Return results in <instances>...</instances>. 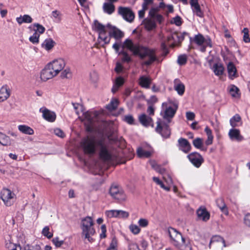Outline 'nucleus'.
Segmentation results:
<instances>
[{
  "mask_svg": "<svg viewBox=\"0 0 250 250\" xmlns=\"http://www.w3.org/2000/svg\"><path fill=\"white\" fill-rule=\"evenodd\" d=\"M105 214L108 218H118V210H110L105 211Z\"/></svg>",
  "mask_w": 250,
  "mask_h": 250,
  "instance_id": "obj_50",
  "label": "nucleus"
},
{
  "mask_svg": "<svg viewBox=\"0 0 250 250\" xmlns=\"http://www.w3.org/2000/svg\"><path fill=\"white\" fill-rule=\"evenodd\" d=\"M227 247L225 240L220 236L215 235L211 237L209 244V248L211 249L216 247Z\"/></svg>",
  "mask_w": 250,
  "mask_h": 250,
  "instance_id": "obj_16",
  "label": "nucleus"
},
{
  "mask_svg": "<svg viewBox=\"0 0 250 250\" xmlns=\"http://www.w3.org/2000/svg\"><path fill=\"white\" fill-rule=\"evenodd\" d=\"M48 64L57 75L64 68L66 63L63 59L59 58L53 61Z\"/></svg>",
  "mask_w": 250,
  "mask_h": 250,
  "instance_id": "obj_12",
  "label": "nucleus"
},
{
  "mask_svg": "<svg viewBox=\"0 0 250 250\" xmlns=\"http://www.w3.org/2000/svg\"><path fill=\"white\" fill-rule=\"evenodd\" d=\"M119 104V101L118 99H112L110 103L106 105V108L110 111L115 110Z\"/></svg>",
  "mask_w": 250,
  "mask_h": 250,
  "instance_id": "obj_36",
  "label": "nucleus"
},
{
  "mask_svg": "<svg viewBox=\"0 0 250 250\" xmlns=\"http://www.w3.org/2000/svg\"><path fill=\"white\" fill-rule=\"evenodd\" d=\"M52 242L53 244L57 247H61L64 243L63 240H60L59 238L57 237L53 239Z\"/></svg>",
  "mask_w": 250,
  "mask_h": 250,
  "instance_id": "obj_58",
  "label": "nucleus"
},
{
  "mask_svg": "<svg viewBox=\"0 0 250 250\" xmlns=\"http://www.w3.org/2000/svg\"><path fill=\"white\" fill-rule=\"evenodd\" d=\"M151 83V79L145 76L140 77L139 80V83L140 86L145 88H149Z\"/></svg>",
  "mask_w": 250,
  "mask_h": 250,
  "instance_id": "obj_27",
  "label": "nucleus"
},
{
  "mask_svg": "<svg viewBox=\"0 0 250 250\" xmlns=\"http://www.w3.org/2000/svg\"><path fill=\"white\" fill-rule=\"evenodd\" d=\"M187 157L191 163L197 168L200 167L204 161L202 156L196 152L190 153L187 156Z\"/></svg>",
  "mask_w": 250,
  "mask_h": 250,
  "instance_id": "obj_13",
  "label": "nucleus"
},
{
  "mask_svg": "<svg viewBox=\"0 0 250 250\" xmlns=\"http://www.w3.org/2000/svg\"><path fill=\"white\" fill-rule=\"evenodd\" d=\"M56 76H57L56 74L48 64L42 71L41 73V79L42 81L45 82Z\"/></svg>",
  "mask_w": 250,
  "mask_h": 250,
  "instance_id": "obj_17",
  "label": "nucleus"
},
{
  "mask_svg": "<svg viewBox=\"0 0 250 250\" xmlns=\"http://www.w3.org/2000/svg\"><path fill=\"white\" fill-rule=\"evenodd\" d=\"M19 130L22 133L32 135L34 134V130L30 127L26 125H20L18 126Z\"/></svg>",
  "mask_w": 250,
  "mask_h": 250,
  "instance_id": "obj_38",
  "label": "nucleus"
},
{
  "mask_svg": "<svg viewBox=\"0 0 250 250\" xmlns=\"http://www.w3.org/2000/svg\"><path fill=\"white\" fill-rule=\"evenodd\" d=\"M138 224L140 227L146 228L149 225V221L146 218H141L138 222Z\"/></svg>",
  "mask_w": 250,
  "mask_h": 250,
  "instance_id": "obj_48",
  "label": "nucleus"
},
{
  "mask_svg": "<svg viewBox=\"0 0 250 250\" xmlns=\"http://www.w3.org/2000/svg\"><path fill=\"white\" fill-rule=\"evenodd\" d=\"M197 214L199 219L207 221L209 219V213L205 208H199L197 210Z\"/></svg>",
  "mask_w": 250,
  "mask_h": 250,
  "instance_id": "obj_26",
  "label": "nucleus"
},
{
  "mask_svg": "<svg viewBox=\"0 0 250 250\" xmlns=\"http://www.w3.org/2000/svg\"><path fill=\"white\" fill-rule=\"evenodd\" d=\"M149 19L155 20L156 21L161 23L164 20L163 17L158 14L157 10L155 8H151L149 12Z\"/></svg>",
  "mask_w": 250,
  "mask_h": 250,
  "instance_id": "obj_25",
  "label": "nucleus"
},
{
  "mask_svg": "<svg viewBox=\"0 0 250 250\" xmlns=\"http://www.w3.org/2000/svg\"><path fill=\"white\" fill-rule=\"evenodd\" d=\"M155 130L164 138H169L171 134L168 125L164 122L161 121L157 122V126Z\"/></svg>",
  "mask_w": 250,
  "mask_h": 250,
  "instance_id": "obj_9",
  "label": "nucleus"
},
{
  "mask_svg": "<svg viewBox=\"0 0 250 250\" xmlns=\"http://www.w3.org/2000/svg\"><path fill=\"white\" fill-rule=\"evenodd\" d=\"M227 69L229 77L231 79L236 77V69L234 65L232 62H229L227 65Z\"/></svg>",
  "mask_w": 250,
  "mask_h": 250,
  "instance_id": "obj_34",
  "label": "nucleus"
},
{
  "mask_svg": "<svg viewBox=\"0 0 250 250\" xmlns=\"http://www.w3.org/2000/svg\"><path fill=\"white\" fill-rule=\"evenodd\" d=\"M187 61V57L186 55H180L178 57V60H177V62L180 65H184L186 63Z\"/></svg>",
  "mask_w": 250,
  "mask_h": 250,
  "instance_id": "obj_55",
  "label": "nucleus"
},
{
  "mask_svg": "<svg viewBox=\"0 0 250 250\" xmlns=\"http://www.w3.org/2000/svg\"><path fill=\"white\" fill-rule=\"evenodd\" d=\"M10 95V90L7 85H4L0 89V102L7 100Z\"/></svg>",
  "mask_w": 250,
  "mask_h": 250,
  "instance_id": "obj_24",
  "label": "nucleus"
},
{
  "mask_svg": "<svg viewBox=\"0 0 250 250\" xmlns=\"http://www.w3.org/2000/svg\"><path fill=\"white\" fill-rule=\"evenodd\" d=\"M177 146L179 150L185 153H188L191 149V146L189 142L183 138H180L178 140Z\"/></svg>",
  "mask_w": 250,
  "mask_h": 250,
  "instance_id": "obj_19",
  "label": "nucleus"
},
{
  "mask_svg": "<svg viewBox=\"0 0 250 250\" xmlns=\"http://www.w3.org/2000/svg\"><path fill=\"white\" fill-rule=\"evenodd\" d=\"M123 47L129 50L134 55L139 56L141 59L148 57V60L143 62L144 65H149L156 60L154 50L144 47L138 43H134L129 39L124 41Z\"/></svg>",
  "mask_w": 250,
  "mask_h": 250,
  "instance_id": "obj_2",
  "label": "nucleus"
},
{
  "mask_svg": "<svg viewBox=\"0 0 250 250\" xmlns=\"http://www.w3.org/2000/svg\"><path fill=\"white\" fill-rule=\"evenodd\" d=\"M229 93L233 97H237L239 95V89L235 85H230L228 88Z\"/></svg>",
  "mask_w": 250,
  "mask_h": 250,
  "instance_id": "obj_44",
  "label": "nucleus"
},
{
  "mask_svg": "<svg viewBox=\"0 0 250 250\" xmlns=\"http://www.w3.org/2000/svg\"><path fill=\"white\" fill-rule=\"evenodd\" d=\"M174 88L180 95H182L185 92V86L179 79H177L174 80Z\"/></svg>",
  "mask_w": 250,
  "mask_h": 250,
  "instance_id": "obj_28",
  "label": "nucleus"
},
{
  "mask_svg": "<svg viewBox=\"0 0 250 250\" xmlns=\"http://www.w3.org/2000/svg\"><path fill=\"white\" fill-rule=\"evenodd\" d=\"M117 240L115 238H113L110 244L109 247L106 250H117Z\"/></svg>",
  "mask_w": 250,
  "mask_h": 250,
  "instance_id": "obj_53",
  "label": "nucleus"
},
{
  "mask_svg": "<svg viewBox=\"0 0 250 250\" xmlns=\"http://www.w3.org/2000/svg\"><path fill=\"white\" fill-rule=\"evenodd\" d=\"M139 121L145 126L151 125L152 119L151 117L145 114L141 115L139 117ZM153 126V125H152Z\"/></svg>",
  "mask_w": 250,
  "mask_h": 250,
  "instance_id": "obj_29",
  "label": "nucleus"
},
{
  "mask_svg": "<svg viewBox=\"0 0 250 250\" xmlns=\"http://www.w3.org/2000/svg\"><path fill=\"white\" fill-rule=\"evenodd\" d=\"M169 102H165L162 104V110L161 114L162 115L164 119L167 120L168 123L171 121V119L174 117L176 111L178 109V105L176 104L173 105L172 107L169 105Z\"/></svg>",
  "mask_w": 250,
  "mask_h": 250,
  "instance_id": "obj_4",
  "label": "nucleus"
},
{
  "mask_svg": "<svg viewBox=\"0 0 250 250\" xmlns=\"http://www.w3.org/2000/svg\"><path fill=\"white\" fill-rule=\"evenodd\" d=\"M16 21L20 25H21L23 23H31L33 21V19L30 16L28 15H24L23 16H21L19 17H17L16 18Z\"/></svg>",
  "mask_w": 250,
  "mask_h": 250,
  "instance_id": "obj_32",
  "label": "nucleus"
},
{
  "mask_svg": "<svg viewBox=\"0 0 250 250\" xmlns=\"http://www.w3.org/2000/svg\"><path fill=\"white\" fill-rule=\"evenodd\" d=\"M153 181L156 183L158 185L160 186L161 188L166 191H169L170 188V187L165 186L163 182L161 181L158 178L156 177H153Z\"/></svg>",
  "mask_w": 250,
  "mask_h": 250,
  "instance_id": "obj_45",
  "label": "nucleus"
},
{
  "mask_svg": "<svg viewBox=\"0 0 250 250\" xmlns=\"http://www.w3.org/2000/svg\"><path fill=\"white\" fill-rule=\"evenodd\" d=\"M111 197L118 202H124L126 199V195L123 189L116 185H112L109 190Z\"/></svg>",
  "mask_w": 250,
  "mask_h": 250,
  "instance_id": "obj_5",
  "label": "nucleus"
},
{
  "mask_svg": "<svg viewBox=\"0 0 250 250\" xmlns=\"http://www.w3.org/2000/svg\"><path fill=\"white\" fill-rule=\"evenodd\" d=\"M93 221L91 217L87 216L82 219L81 229H82V235L84 236L89 242H92L93 239L90 236L94 235L95 230L93 228Z\"/></svg>",
  "mask_w": 250,
  "mask_h": 250,
  "instance_id": "obj_3",
  "label": "nucleus"
},
{
  "mask_svg": "<svg viewBox=\"0 0 250 250\" xmlns=\"http://www.w3.org/2000/svg\"><path fill=\"white\" fill-rule=\"evenodd\" d=\"M185 35H187V33H173L170 36L167 37L168 42H170V43L169 44V46L173 47L175 46H179L184 40Z\"/></svg>",
  "mask_w": 250,
  "mask_h": 250,
  "instance_id": "obj_10",
  "label": "nucleus"
},
{
  "mask_svg": "<svg viewBox=\"0 0 250 250\" xmlns=\"http://www.w3.org/2000/svg\"><path fill=\"white\" fill-rule=\"evenodd\" d=\"M101 233H100L101 238H104L106 237V228L105 225H102L101 227Z\"/></svg>",
  "mask_w": 250,
  "mask_h": 250,
  "instance_id": "obj_62",
  "label": "nucleus"
},
{
  "mask_svg": "<svg viewBox=\"0 0 250 250\" xmlns=\"http://www.w3.org/2000/svg\"><path fill=\"white\" fill-rule=\"evenodd\" d=\"M241 118L240 116L236 114L230 119V125L233 128L235 127L238 126V124L241 122Z\"/></svg>",
  "mask_w": 250,
  "mask_h": 250,
  "instance_id": "obj_40",
  "label": "nucleus"
},
{
  "mask_svg": "<svg viewBox=\"0 0 250 250\" xmlns=\"http://www.w3.org/2000/svg\"><path fill=\"white\" fill-rule=\"evenodd\" d=\"M194 42L197 45L202 46L201 48V51L202 52H205L207 46L211 47V40L209 38H205L204 36L200 34L195 36Z\"/></svg>",
  "mask_w": 250,
  "mask_h": 250,
  "instance_id": "obj_11",
  "label": "nucleus"
},
{
  "mask_svg": "<svg viewBox=\"0 0 250 250\" xmlns=\"http://www.w3.org/2000/svg\"><path fill=\"white\" fill-rule=\"evenodd\" d=\"M193 145L197 149H201L202 151H206V148L203 147V140L200 138H196L193 141Z\"/></svg>",
  "mask_w": 250,
  "mask_h": 250,
  "instance_id": "obj_37",
  "label": "nucleus"
},
{
  "mask_svg": "<svg viewBox=\"0 0 250 250\" xmlns=\"http://www.w3.org/2000/svg\"><path fill=\"white\" fill-rule=\"evenodd\" d=\"M205 131L208 136L207 140L206 141V144L207 146L210 145L212 144L213 139V136L212 134V131L211 129L208 126L205 128Z\"/></svg>",
  "mask_w": 250,
  "mask_h": 250,
  "instance_id": "obj_41",
  "label": "nucleus"
},
{
  "mask_svg": "<svg viewBox=\"0 0 250 250\" xmlns=\"http://www.w3.org/2000/svg\"><path fill=\"white\" fill-rule=\"evenodd\" d=\"M137 153L140 158H148L151 155V153L149 151H146L142 147H139L137 149Z\"/></svg>",
  "mask_w": 250,
  "mask_h": 250,
  "instance_id": "obj_43",
  "label": "nucleus"
},
{
  "mask_svg": "<svg viewBox=\"0 0 250 250\" xmlns=\"http://www.w3.org/2000/svg\"><path fill=\"white\" fill-rule=\"evenodd\" d=\"M103 11L109 15L112 14L115 10V6L113 3L104 2L103 6Z\"/></svg>",
  "mask_w": 250,
  "mask_h": 250,
  "instance_id": "obj_31",
  "label": "nucleus"
},
{
  "mask_svg": "<svg viewBox=\"0 0 250 250\" xmlns=\"http://www.w3.org/2000/svg\"><path fill=\"white\" fill-rule=\"evenodd\" d=\"M94 28L99 33V39L103 41L104 44H108L110 42V37L106 35L105 26L97 21H94Z\"/></svg>",
  "mask_w": 250,
  "mask_h": 250,
  "instance_id": "obj_7",
  "label": "nucleus"
},
{
  "mask_svg": "<svg viewBox=\"0 0 250 250\" xmlns=\"http://www.w3.org/2000/svg\"><path fill=\"white\" fill-rule=\"evenodd\" d=\"M71 76V71L69 67L64 69L61 73V77L62 78H68Z\"/></svg>",
  "mask_w": 250,
  "mask_h": 250,
  "instance_id": "obj_54",
  "label": "nucleus"
},
{
  "mask_svg": "<svg viewBox=\"0 0 250 250\" xmlns=\"http://www.w3.org/2000/svg\"><path fill=\"white\" fill-rule=\"evenodd\" d=\"M156 20L147 18L143 20L145 28L148 31H151L156 27Z\"/></svg>",
  "mask_w": 250,
  "mask_h": 250,
  "instance_id": "obj_23",
  "label": "nucleus"
},
{
  "mask_svg": "<svg viewBox=\"0 0 250 250\" xmlns=\"http://www.w3.org/2000/svg\"><path fill=\"white\" fill-rule=\"evenodd\" d=\"M213 71L216 75L220 76L223 74L224 68L221 63H216L213 66Z\"/></svg>",
  "mask_w": 250,
  "mask_h": 250,
  "instance_id": "obj_42",
  "label": "nucleus"
},
{
  "mask_svg": "<svg viewBox=\"0 0 250 250\" xmlns=\"http://www.w3.org/2000/svg\"><path fill=\"white\" fill-rule=\"evenodd\" d=\"M171 22L175 24L177 26H180L182 23V19L181 17L178 16L173 18L172 19Z\"/></svg>",
  "mask_w": 250,
  "mask_h": 250,
  "instance_id": "obj_57",
  "label": "nucleus"
},
{
  "mask_svg": "<svg viewBox=\"0 0 250 250\" xmlns=\"http://www.w3.org/2000/svg\"><path fill=\"white\" fill-rule=\"evenodd\" d=\"M81 146L84 153L89 156L98 152L99 158L104 162H112L116 159L112 148L102 138L87 136L82 139Z\"/></svg>",
  "mask_w": 250,
  "mask_h": 250,
  "instance_id": "obj_1",
  "label": "nucleus"
},
{
  "mask_svg": "<svg viewBox=\"0 0 250 250\" xmlns=\"http://www.w3.org/2000/svg\"><path fill=\"white\" fill-rule=\"evenodd\" d=\"M216 202L217 206L221 211L225 215H228L229 214V211L224 199L222 198H219L216 200Z\"/></svg>",
  "mask_w": 250,
  "mask_h": 250,
  "instance_id": "obj_30",
  "label": "nucleus"
},
{
  "mask_svg": "<svg viewBox=\"0 0 250 250\" xmlns=\"http://www.w3.org/2000/svg\"><path fill=\"white\" fill-rule=\"evenodd\" d=\"M61 12L57 10L52 12V17L59 21H61Z\"/></svg>",
  "mask_w": 250,
  "mask_h": 250,
  "instance_id": "obj_56",
  "label": "nucleus"
},
{
  "mask_svg": "<svg viewBox=\"0 0 250 250\" xmlns=\"http://www.w3.org/2000/svg\"><path fill=\"white\" fill-rule=\"evenodd\" d=\"M107 27L110 29L108 36L110 38L113 37L115 39L118 40L124 37V33L115 26H113L111 24H108Z\"/></svg>",
  "mask_w": 250,
  "mask_h": 250,
  "instance_id": "obj_18",
  "label": "nucleus"
},
{
  "mask_svg": "<svg viewBox=\"0 0 250 250\" xmlns=\"http://www.w3.org/2000/svg\"><path fill=\"white\" fill-rule=\"evenodd\" d=\"M29 29H32L34 33L40 34L43 33L45 30V28L41 24L35 23L29 27Z\"/></svg>",
  "mask_w": 250,
  "mask_h": 250,
  "instance_id": "obj_33",
  "label": "nucleus"
},
{
  "mask_svg": "<svg viewBox=\"0 0 250 250\" xmlns=\"http://www.w3.org/2000/svg\"><path fill=\"white\" fill-rule=\"evenodd\" d=\"M55 44V42L52 39L48 38L44 40L42 46L45 50H50L54 47Z\"/></svg>",
  "mask_w": 250,
  "mask_h": 250,
  "instance_id": "obj_35",
  "label": "nucleus"
},
{
  "mask_svg": "<svg viewBox=\"0 0 250 250\" xmlns=\"http://www.w3.org/2000/svg\"><path fill=\"white\" fill-rule=\"evenodd\" d=\"M228 135L229 139L232 141L240 142L244 140V137L241 134L238 129L231 128L229 130Z\"/></svg>",
  "mask_w": 250,
  "mask_h": 250,
  "instance_id": "obj_20",
  "label": "nucleus"
},
{
  "mask_svg": "<svg viewBox=\"0 0 250 250\" xmlns=\"http://www.w3.org/2000/svg\"><path fill=\"white\" fill-rule=\"evenodd\" d=\"M40 34L34 33L32 36L30 37L29 40L33 44H37L39 42Z\"/></svg>",
  "mask_w": 250,
  "mask_h": 250,
  "instance_id": "obj_49",
  "label": "nucleus"
},
{
  "mask_svg": "<svg viewBox=\"0 0 250 250\" xmlns=\"http://www.w3.org/2000/svg\"><path fill=\"white\" fill-rule=\"evenodd\" d=\"M99 115L98 111H87L83 114L84 120L85 124L88 126V128L90 129L93 123L96 121L97 118Z\"/></svg>",
  "mask_w": 250,
  "mask_h": 250,
  "instance_id": "obj_14",
  "label": "nucleus"
},
{
  "mask_svg": "<svg viewBox=\"0 0 250 250\" xmlns=\"http://www.w3.org/2000/svg\"><path fill=\"white\" fill-rule=\"evenodd\" d=\"M129 229L130 231L135 235L139 234L141 231V229L139 226L135 224H131L129 226Z\"/></svg>",
  "mask_w": 250,
  "mask_h": 250,
  "instance_id": "obj_47",
  "label": "nucleus"
},
{
  "mask_svg": "<svg viewBox=\"0 0 250 250\" xmlns=\"http://www.w3.org/2000/svg\"><path fill=\"white\" fill-rule=\"evenodd\" d=\"M168 233L171 243L174 246H176L184 238L181 233L173 228L168 229Z\"/></svg>",
  "mask_w": 250,
  "mask_h": 250,
  "instance_id": "obj_15",
  "label": "nucleus"
},
{
  "mask_svg": "<svg viewBox=\"0 0 250 250\" xmlns=\"http://www.w3.org/2000/svg\"><path fill=\"white\" fill-rule=\"evenodd\" d=\"M40 112L42 113L43 118L48 122H53L56 120L55 113L45 107L40 108Z\"/></svg>",
  "mask_w": 250,
  "mask_h": 250,
  "instance_id": "obj_21",
  "label": "nucleus"
},
{
  "mask_svg": "<svg viewBox=\"0 0 250 250\" xmlns=\"http://www.w3.org/2000/svg\"><path fill=\"white\" fill-rule=\"evenodd\" d=\"M124 120L129 124H133L134 119L131 115H126L124 117Z\"/></svg>",
  "mask_w": 250,
  "mask_h": 250,
  "instance_id": "obj_63",
  "label": "nucleus"
},
{
  "mask_svg": "<svg viewBox=\"0 0 250 250\" xmlns=\"http://www.w3.org/2000/svg\"><path fill=\"white\" fill-rule=\"evenodd\" d=\"M0 198L6 206H11L15 200L16 195L10 189L3 188L0 192Z\"/></svg>",
  "mask_w": 250,
  "mask_h": 250,
  "instance_id": "obj_6",
  "label": "nucleus"
},
{
  "mask_svg": "<svg viewBox=\"0 0 250 250\" xmlns=\"http://www.w3.org/2000/svg\"><path fill=\"white\" fill-rule=\"evenodd\" d=\"M118 13L128 22H132L135 18V14L130 8L120 6L118 9Z\"/></svg>",
  "mask_w": 250,
  "mask_h": 250,
  "instance_id": "obj_8",
  "label": "nucleus"
},
{
  "mask_svg": "<svg viewBox=\"0 0 250 250\" xmlns=\"http://www.w3.org/2000/svg\"><path fill=\"white\" fill-rule=\"evenodd\" d=\"M90 80L93 83H96L98 80V76L97 73L93 72L90 74Z\"/></svg>",
  "mask_w": 250,
  "mask_h": 250,
  "instance_id": "obj_64",
  "label": "nucleus"
},
{
  "mask_svg": "<svg viewBox=\"0 0 250 250\" xmlns=\"http://www.w3.org/2000/svg\"><path fill=\"white\" fill-rule=\"evenodd\" d=\"M42 234L48 238H51L53 236V233L49 231V228L48 226H46L43 229Z\"/></svg>",
  "mask_w": 250,
  "mask_h": 250,
  "instance_id": "obj_51",
  "label": "nucleus"
},
{
  "mask_svg": "<svg viewBox=\"0 0 250 250\" xmlns=\"http://www.w3.org/2000/svg\"><path fill=\"white\" fill-rule=\"evenodd\" d=\"M151 165L153 168H154L157 171L160 173H163L165 171L164 168L160 167L158 166L157 164L154 162H151Z\"/></svg>",
  "mask_w": 250,
  "mask_h": 250,
  "instance_id": "obj_59",
  "label": "nucleus"
},
{
  "mask_svg": "<svg viewBox=\"0 0 250 250\" xmlns=\"http://www.w3.org/2000/svg\"><path fill=\"white\" fill-rule=\"evenodd\" d=\"M0 144L4 146H9L11 144V140L9 137L0 132Z\"/></svg>",
  "mask_w": 250,
  "mask_h": 250,
  "instance_id": "obj_39",
  "label": "nucleus"
},
{
  "mask_svg": "<svg viewBox=\"0 0 250 250\" xmlns=\"http://www.w3.org/2000/svg\"><path fill=\"white\" fill-rule=\"evenodd\" d=\"M193 12L198 17L203 18L204 17L203 12L201 10L200 5H195L192 7Z\"/></svg>",
  "mask_w": 250,
  "mask_h": 250,
  "instance_id": "obj_46",
  "label": "nucleus"
},
{
  "mask_svg": "<svg viewBox=\"0 0 250 250\" xmlns=\"http://www.w3.org/2000/svg\"><path fill=\"white\" fill-rule=\"evenodd\" d=\"M180 250H191V246L188 239H183L176 246Z\"/></svg>",
  "mask_w": 250,
  "mask_h": 250,
  "instance_id": "obj_22",
  "label": "nucleus"
},
{
  "mask_svg": "<svg viewBox=\"0 0 250 250\" xmlns=\"http://www.w3.org/2000/svg\"><path fill=\"white\" fill-rule=\"evenodd\" d=\"M242 32L244 34L243 35V41L245 42H250V38L249 35V30L247 28L243 29Z\"/></svg>",
  "mask_w": 250,
  "mask_h": 250,
  "instance_id": "obj_52",
  "label": "nucleus"
},
{
  "mask_svg": "<svg viewBox=\"0 0 250 250\" xmlns=\"http://www.w3.org/2000/svg\"><path fill=\"white\" fill-rule=\"evenodd\" d=\"M129 216L128 212L122 210H118V218H127Z\"/></svg>",
  "mask_w": 250,
  "mask_h": 250,
  "instance_id": "obj_60",
  "label": "nucleus"
},
{
  "mask_svg": "<svg viewBox=\"0 0 250 250\" xmlns=\"http://www.w3.org/2000/svg\"><path fill=\"white\" fill-rule=\"evenodd\" d=\"M54 134L61 138H64L65 137L64 133L60 128H55L54 130Z\"/></svg>",
  "mask_w": 250,
  "mask_h": 250,
  "instance_id": "obj_61",
  "label": "nucleus"
}]
</instances>
